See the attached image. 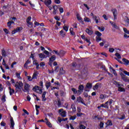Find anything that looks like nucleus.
<instances>
[{
  "mask_svg": "<svg viewBox=\"0 0 129 129\" xmlns=\"http://www.w3.org/2000/svg\"><path fill=\"white\" fill-rule=\"evenodd\" d=\"M38 108H40V106L38 105H35V109L36 110V115H38L39 113V109H38Z\"/></svg>",
  "mask_w": 129,
  "mask_h": 129,
  "instance_id": "bb28decb",
  "label": "nucleus"
},
{
  "mask_svg": "<svg viewBox=\"0 0 129 129\" xmlns=\"http://www.w3.org/2000/svg\"><path fill=\"white\" fill-rule=\"evenodd\" d=\"M79 89L81 91H83V90L84 89V86L83 85H81L79 86Z\"/></svg>",
  "mask_w": 129,
  "mask_h": 129,
  "instance_id": "72a5a7b5",
  "label": "nucleus"
},
{
  "mask_svg": "<svg viewBox=\"0 0 129 129\" xmlns=\"http://www.w3.org/2000/svg\"><path fill=\"white\" fill-rule=\"evenodd\" d=\"M122 61L124 62V63H123L124 65H126V66H127L129 64V60L128 59H126V58H123L122 59Z\"/></svg>",
  "mask_w": 129,
  "mask_h": 129,
  "instance_id": "6ab92c4d",
  "label": "nucleus"
},
{
  "mask_svg": "<svg viewBox=\"0 0 129 129\" xmlns=\"http://www.w3.org/2000/svg\"><path fill=\"white\" fill-rule=\"evenodd\" d=\"M6 94H4L2 98L1 99V100H2L3 102H6Z\"/></svg>",
  "mask_w": 129,
  "mask_h": 129,
  "instance_id": "e433bc0d",
  "label": "nucleus"
},
{
  "mask_svg": "<svg viewBox=\"0 0 129 129\" xmlns=\"http://www.w3.org/2000/svg\"><path fill=\"white\" fill-rule=\"evenodd\" d=\"M118 119H120L121 120H122L125 118V115L123 114L121 115V117H118Z\"/></svg>",
  "mask_w": 129,
  "mask_h": 129,
  "instance_id": "09e8293b",
  "label": "nucleus"
},
{
  "mask_svg": "<svg viewBox=\"0 0 129 129\" xmlns=\"http://www.w3.org/2000/svg\"><path fill=\"white\" fill-rule=\"evenodd\" d=\"M72 67H73V68H76V67L77 66V63H76V62H73L72 63Z\"/></svg>",
  "mask_w": 129,
  "mask_h": 129,
  "instance_id": "49530a36",
  "label": "nucleus"
},
{
  "mask_svg": "<svg viewBox=\"0 0 129 129\" xmlns=\"http://www.w3.org/2000/svg\"><path fill=\"white\" fill-rule=\"evenodd\" d=\"M72 91L74 92V94H77V90L74 88H72Z\"/></svg>",
  "mask_w": 129,
  "mask_h": 129,
  "instance_id": "a19ab883",
  "label": "nucleus"
},
{
  "mask_svg": "<svg viewBox=\"0 0 129 129\" xmlns=\"http://www.w3.org/2000/svg\"><path fill=\"white\" fill-rule=\"evenodd\" d=\"M122 87H123V86H119L118 88V91H119V92H125V89Z\"/></svg>",
  "mask_w": 129,
  "mask_h": 129,
  "instance_id": "a211bd4d",
  "label": "nucleus"
},
{
  "mask_svg": "<svg viewBox=\"0 0 129 129\" xmlns=\"http://www.w3.org/2000/svg\"><path fill=\"white\" fill-rule=\"evenodd\" d=\"M44 53L45 54V55H47V56H49L50 55V52H49V51L46 50L44 51Z\"/></svg>",
  "mask_w": 129,
  "mask_h": 129,
  "instance_id": "5fc2aeb1",
  "label": "nucleus"
},
{
  "mask_svg": "<svg viewBox=\"0 0 129 129\" xmlns=\"http://www.w3.org/2000/svg\"><path fill=\"white\" fill-rule=\"evenodd\" d=\"M9 90L10 95L12 96L13 95V94H14V93H15V90H14L13 89H12L11 87H9Z\"/></svg>",
  "mask_w": 129,
  "mask_h": 129,
  "instance_id": "f3484780",
  "label": "nucleus"
},
{
  "mask_svg": "<svg viewBox=\"0 0 129 129\" xmlns=\"http://www.w3.org/2000/svg\"><path fill=\"white\" fill-rule=\"evenodd\" d=\"M106 127H107V126H111L112 125V121L111 120H108V121L106 122Z\"/></svg>",
  "mask_w": 129,
  "mask_h": 129,
  "instance_id": "2eb2a0df",
  "label": "nucleus"
},
{
  "mask_svg": "<svg viewBox=\"0 0 129 129\" xmlns=\"http://www.w3.org/2000/svg\"><path fill=\"white\" fill-rule=\"evenodd\" d=\"M53 15H56V14H57V12H58V7H57V5L53 6Z\"/></svg>",
  "mask_w": 129,
  "mask_h": 129,
  "instance_id": "9d476101",
  "label": "nucleus"
},
{
  "mask_svg": "<svg viewBox=\"0 0 129 129\" xmlns=\"http://www.w3.org/2000/svg\"><path fill=\"white\" fill-rule=\"evenodd\" d=\"M54 3L59 5V4H61V1H60V0H54Z\"/></svg>",
  "mask_w": 129,
  "mask_h": 129,
  "instance_id": "338daca9",
  "label": "nucleus"
},
{
  "mask_svg": "<svg viewBox=\"0 0 129 129\" xmlns=\"http://www.w3.org/2000/svg\"><path fill=\"white\" fill-rule=\"evenodd\" d=\"M114 84L116 85V87L119 88V86H123V84H120L119 82L116 81H114Z\"/></svg>",
  "mask_w": 129,
  "mask_h": 129,
  "instance_id": "412c9836",
  "label": "nucleus"
},
{
  "mask_svg": "<svg viewBox=\"0 0 129 129\" xmlns=\"http://www.w3.org/2000/svg\"><path fill=\"white\" fill-rule=\"evenodd\" d=\"M109 52H110V53H113V52H114V49L112 48H109Z\"/></svg>",
  "mask_w": 129,
  "mask_h": 129,
  "instance_id": "69168bd1",
  "label": "nucleus"
},
{
  "mask_svg": "<svg viewBox=\"0 0 129 129\" xmlns=\"http://www.w3.org/2000/svg\"><path fill=\"white\" fill-rule=\"evenodd\" d=\"M40 87L38 86H35L33 88L32 90L33 91H35V92H37V90H39V94H42V93H43V90H42V89H40Z\"/></svg>",
  "mask_w": 129,
  "mask_h": 129,
  "instance_id": "20e7f679",
  "label": "nucleus"
},
{
  "mask_svg": "<svg viewBox=\"0 0 129 129\" xmlns=\"http://www.w3.org/2000/svg\"><path fill=\"white\" fill-rule=\"evenodd\" d=\"M35 54L31 53V56L29 57V58H32V60H35V56H34Z\"/></svg>",
  "mask_w": 129,
  "mask_h": 129,
  "instance_id": "4d7b16f0",
  "label": "nucleus"
},
{
  "mask_svg": "<svg viewBox=\"0 0 129 129\" xmlns=\"http://www.w3.org/2000/svg\"><path fill=\"white\" fill-rule=\"evenodd\" d=\"M30 87H31V86L29 84H25L24 86V90H23V91L24 92H30Z\"/></svg>",
  "mask_w": 129,
  "mask_h": 129,
  "instance_id": "39448f33",
  "label": "nucleus"
},
{
  "mask_svg": "<svg viewBox=\"0 0 129 129\" xmlns=\"http://www.w3.org/2000/svg\"><path fill=\"white\" fill-rule=\"evenodd\" d=\"M77 101H78L79 103L81 102V103L86 106V104L85 103H84V100H83V98H82L81 96H79V97L77 98Z\"/></svg>",
  "mask_w": 129,
  "mask_h": 129,
  "instance_id": "0eeeda50",
  "label": "nucleus"
},
{
  "mask_svg": "<svg viewBox=\"0 0 129 129\" xmlns=\"http://www.w3.org/2000/svg\"><path fill=\"white\" fill-rule=\"evenodd\" d=\"M38 74H39L38 72L34 73L32 76V79H37V76H38Z\"/></svg>",
  "mask_w": 129,
  "mask_h": 129,
  "instance_id": "a878e982",
  "label": "nucleus"
},
{
  "mask_svg": "<svg viewBox=\"0 0 129 129\" xmlns=\"http://www.w3.org/2000/svg\"><path fill=\"white\" fill-rule=\"evenodd\" d=\"M70 31L71 33V35H72V36H75V32L73 31V28H71L70 29Z\"/></svg>",
  "mask_w": 129,
  "mask_h": 129,
  "instance_id": "2f4dec72",
  "label": "nucleus"
},
{
  "mask_svg": "<svg viewBox=\"0 0 129 129\" xmlns=\"http://www.w3.org/2000/svg\"><path fill=\"white\" fill-rule=\"evenodd\" d=\"M2 55L3 57H6L7 55V52L6 51V50L5 49H3L2 50Z\"/></svg>",
  "mask_w": 129,
  "mask_h": 129,
  "instance_id": "cd10ccee",
  "label": "nucleus"
},
{
  "mask_svg": "<svg viewBox=\"0 0 129 129\" xmlns=\"http://www.w3.org/2000/svg\"><path fill=\"white\" fill-rule=\"evenodd\" d=\"M84 41H86L87 43H89V44L88 45V46H90V44H91V42L90 41V40L88 39L87 38L84 40Z\"/></svg>",
  "mask_w": 129,
  "mask_h": 129,
  "instance_id": "de8ad7c7",
  "label": "nucleus"
},
{
  "mask_svg": "<svg viewBox=\"0 0 129 129\" xmlns=\"http://www.w3.org/2000/svg\"><path fill=\"white\" fill-rule=\"evenodd\" d=\"M16 77H17V78H21V73H16Z\"/></svg>",
  "mask_w": 129,
  "mask_h": 129,
  "instance_id": "3c124183",
  "label": "nucleus"
},
{
  "mask_svg": "<svg viewBox=\"0 0 129 129\" xmlns=\"http://www.w3.org/2000/svg\"><path fill=\"white\" fill-rule=\"evenodd\" d=\"M77 19L78 20V21H82V18L80 17V15L79 14H77Z\"/></svg>",
  "mask_w": 129,
  "mask_h": 129,
  "instance_id": "79ce46f5",
  "label": "nucleus"
},
{
  "mask_svg": "<svg viewBox=\"0 0 129 129\" xmlns=\"http://www.w3.org/2000/svg\"><path fill=\"white\" fill-rule=\"evenodd\" d=\"M101 88V83H97L93 87V90H97L98 88Z\"/></svg>",
  "mask_w": 129,
  "mask_h": 129,
  "instance_id": "1a4fd4ad",
  "label": "nucleus"
},
{
  "mask_svg": "<svg viewBox=\"0 0 129 129\" xmlns=\"http://www.w3.org/2000/svg\"><path fill=\"white\" fill-rule=\"evenodd\" d=\"M7 125V123H6V122H4V121H2L1 123V126H6V125Z\"/></svg>",
  "mask_w": 129,
  "mask_h": 129,
  "instance_id": "bf43d9fd",
  "label": "nucleus"
},
{
  "mask_svg": "<svg viewBox=\"0 0 129 129\" xmlns=\"http://www.w3.org/2000/svg\"><path fill=\"white\" fill-rule=\"evenodd\" d=\"M39 58L44 59V58H47V57L46 56V55L45 54H44L43 53H39Z\"/></svg>",
  "mask_w": 129,
  "mask_h": 129,
  "instance_id": "7c9ffc66",
  "label": "nucleus"
},
{
  "mask_svg": "<svg viewBox=\"0 0 129 129\" xmlns=\"http://www.w3.org/2000/svg\"><path fill=\"white\" fill-rule=\"evenodd\" d=\"M27 78L28 80L29 81H32V80H33V78L30 76H27Z\"/></svg>",
  "mask_w": 129,
  "mask_h": 129,
  "instance_id": "680f3d73",
  "label": "nucleus"
},
{
  "mask_svg": "<svg viewBox=\"0 0 129 129\" xmlns=\"http://www.w3.org/2000/svg\"><path fill=\"white\" fill-rule=\"evenodd\" d=\"M124 74H125V75H127V76H129V72L126 71H123Z\"/></svg>",
  "mask_w": 129,
  "mask_h": 129,
  "instance_id": "e2e57ef3",
  "label": "nucleus"
},
{
  "mask_svg": "<svg viewBox=\"0 0 129 129\" xmlns=\"http://www.w3.org/2000/svg\"><path fill=\"white\" fill-rule=\"evenodd\" d=\"M10 128L15 129V121H14L13 117L10 118Z\"/></svg>",
  "mask_w": 129,
  "mask_h": 129,
  "instance_id": "423d86ee",
  "label": "nucleus"
},
{
  "mask_svg": "<svg viewBox=\"0 0 129 129\" xmlns=\"http://www.w3.org/2000/svg\"><path fill=\"white\" fill-rule=\"evenodd\" d=\"M98 29L99 30L100 32H103V31L105 30V28H104V27H99Z\"/></svg>",
  "mask_w": 129,
  "mask_h": 129,
  "instance_id": "f704fd0d",
  "label": "nucleus"
},
{
  "mask_svg": "<svg viewBox=\"0 0 129 129\" xmlns=\"http://www.w3.org/2000/svg\"><path fill=\"white\" fill-rule=\"evenodd\" d=\"M32 20V17L31 16L28 17L27 19H26V22L28 23L29 22H30L31 20Z\"/></svg>",
  "mask_w": 129,
  "mask_h": 129,
  "instance_id": "603ef678",
  "label": "nucleus"
},
{
  "mask_svg": "<svg viewBox=\"0 0 129 129\" xmlns=\"http://www.w3.org/2000/svg\"><path fill=\"white\" fill-rule=\"evenodd\" d=\"M59 75H64L65 74V71L63 69V68H60L59 69Z\"/></svg>",
  "mask_w": 129,
  "mask_h": 129,
  "instance_id": "aec40b11",
  "label": "nucleus"
},
{
  "mask_svg": "<svg viewBox=\"0 0 129 129\" xmlns=\"http://www.w3.org/2000/svg\"><path fill=\"white\" fill-rule=\"evenodd\" d=\"M99 125H100V128H102L103 127V126L104 125V123L102 122H100Z\"/></svg>",
  "mask_w": 129,
  "mask_h": 129,
  "instance_id": "6e6d98bb",
  "label": "nucleus"
},
{
  "mask_svg": "<svg viewBox=\"0 0 129 129\" xmlns=\"http://www.w3.org/2000/svg\"><path fill=\"white\" fill-rule=\"evenodd\" d=\"M102 40V39L101 38V37H100V36H96V42H100V41H101Z\"/></svg>",
  "mask_w": 129,
  "mask_h": 129,
  "instance_id": "c9c22d12",
  "label": "nucleus"
},
{
  "mask_svg": "<svg viewBox=\"0 0 129 129\" xmlns=\"http://www.w3.org/2000/svg\"><path fill=\"white\" fill-rule=\"evenodd\" d=\"M124 22L127 23V26L129 25V19L127 18V16H125L124 18Z\"/></svg>",
  "mask_w": 129,
  "mask_h": 129,
  "instance_id": "b1692460",
  "label": "nucleus"
},
{
  "mask_svg": "<svg viewBox=\"0 0 129 129\" xmlns=\"http://www.w3.org/2000/svg\"><path fill=\"white\" fill-rule=\"evenodd\" d=\"M73 26L75 29H77V23H74V24L73 25Z\"/></svg>",
  "mask_w": 129,
  "mask_h": 129,
  "instance_id": "774afa93",
  "label": "nucleus"
},
{
  "mask_svg": "<svg viewBox=\"0 0 129 129\" xmlns=\"http://www.w3.org/2000/svg\"><path fill=\"white\" fill-rule=\"evenodd\" d=\"M86 87L88 89H91V88H92V84L88 83L86 86Z\"/></svg>",
  "mask_w": 129,
  "mask_h": 129,
  "instance_id": "393cba45",
  "label": "nucleus"
},
{
  "mask_svg": "<svg viewBox=\"0 0 129 129\" xmlns=\"http://www.w3.org/2000/svg\"><path fill=\"white\" fill-rule=\"evenodd\" d=\"M55 72H56V73H58V72H59V67L57 66L54 67V71Z\"/></svg>",
  "mask_w": 129,
  "mask_h": 129,
  "instance_id": "a18cd8bd",
  "label": "nucleus"
},
{
  "mask_svg": "<svg viewBox=\"0 0 129 129\" xmlns=\"http://www.w3.org/2000/svg\"><path fill=\"white\" fill-rule=\"evenodd\" d=\"M123 30L125 34L129 35V30H127V29H126V28H123Z\"/></svg>",
  "mask_w": 129,
  "mask_h": 129,
  "instance_id": "4c0bfd02",
  "label": "nucleus"
},
{
  "mask_svg": "<svg viewBox=\"0 0 129 129\" xmlns=\"http://www.w3.org/2000/svg\"><path fill=\"white\" fill-rule=\"evenodd\" d=\"M95 34L96 35L97 37H101V36H102V34L98 31H95Z\"/></svg>",
  "mask_w": 129,
  "mask_h": 129,
  "instance_id": "c85d7f7f",
  "label": "nucleus"
},
{
  "mask_svg": "<svg viewBox=\"0 0 129 129\" xmlns=\"http://www.w3.org/2000/svg\"><path fill=\"white\" fill-rule=\"evenodd\" d=\"M110 24H111V26L113 27V28H114V29L119 30V27L116 26V24L114 23L113 22L110 21Z\"/></svg>",
  "mask_w": 129,
  "mask_h": 129,
  "instance_id": "9b49d317",
  "label": "nucleus"
},
{
  "mask_svg": "<svg viewBox=\"0 0 129 129\" xmlns=\"http://www.w3.org/2000/svg\"><path fill=\"white\" fill-rule=\"evenodd\" d=\"M68 29H69V27H67V26H63V29L66 31V32H68Z\"/></svg>",
  "mask_w": 129,
  "mask_h": 129,
  "instance_id": "13d9d810",
  "label": "nucleus"
},
{
  "mask_svg": "<svg viewBox=\"0 0 129 129\" xmlns=\"http://www.w3.org/2000/svg\"><path fill=\"white\" fill-rule=\"evenodd\" d=\"M66 54V52H65V51H63L62 50H60L59 51V56H64V55H65Z\"/></svg>",
  "mask_w": 129,
  "mask_h": 129,
  "instance_id": "c756f323",
  "label": "nucleus"
},
{
  "mask_svg": "<svg viewBox=\"0 0 129 129\" xmlns=\"http://www.w3.org/2000/svg\"><path fill=\"white\" fill-rule=\"evenodd\" d=\"M44 4L46 6V7H49L51 4H52V1L51 0H45Z\"/></svg>",
  "mask_w": 129,
  "mask_h": 129,
  "instance_id": "ddd939ff",
  "label": "nucleus"
},
{
  "mask_svg": "<svg viewBox=\"0 0 129 129\" xmlns=\"http://www.w3.org/2000/svg\"><path fill=\"white\" fill-rule=\"evenodd\" d=\"M80 129H86V127L83 125V124H81L79 126Z\"/></svg>",
  "mask_w": 129,
  "mask_h": 129,
  "instance_id": "8fccbe9b",
  "label": "nucleus"
},
{
  "mask_svg": "<svg viewBox=\"0 0 129 129\" xmlns=\"http://www.w3.org/2000/svg\"><path fill=\"white\" fill-rule=\"evenodd\" d=\"M75 119H76V115L72 116L70 118V120H75Z\"/></svg>",
  "mask_w": 129,
  "mask_h": 129,
  "instance_id": "37998d69",
  "label": "nucleus"
},
{
  "mask_svg": "<svg viewBox=\"0 0 129 129\" xmlns=\"http://www.w3.org/2000/svg\"><path fill=\"white\" fill-rule=\"evenodd\" d=\"M58 113L61 115V117H66V111L63 109H60L58 110Z\"/></svg>",
  "mask_w": 129,
  "mask_h": 129,
  "instance_id": "f03ea898",
  "label": "nucleus"
},
{
  "mask_svg": "<svg viewBox=\"0 0 129 129\" xmlns=\"http://www.w3.org/2000/svg\"><path fill=\"white\" fill-rule=\"evenodd\" d=\"M115 56H116V57H117L118 59H120L121 58V56H120V54L118 52L115 54Z\"/></svg>",
  "mask_w": 129,
  "mask_h": 129,
  "instance_id": "ea45409f",
  "label": "nucleus"
},
{
  "mask_svg": "<svg viewBox=\"0 0 129 129\" xmlns=\"http://www.w3.org/2000/svg\"><path fill=\"white\" fill-rule=\"evenodd\" d=\"M7 26L9 28V29H11L12 28V23H10V22H8L7 23Z\"/></svg>",
  "mask_w": 129,
  "mask_h": 129,
  "instance_id": "864d4df0",
  "label": "nucleus"
},
{
  "mask_svg": "<svg viewBox=\"0 0 129 129\" xmlns=\"http://www.w3.org/2000/svg\"><path fill=\"white\" fill-rule=\"evenodd\" d=\"M59 34H60V36L61 37H62V38H65V36H66V33L64 32V30H61L59 32Z\"/></svg>",
  "mask_w": 129,
  "mask_h": 129,
  "instance_id": "4be33fe9",
  "label": "nucleus"
},
{
  "mask_svg": "<svg viewBox=\"0 0 129 129\" xmlns=\"http://www.w3.org/2000/svg\"><path fill=\"white\" fill-rule=\"evenodd\" d=\"M46 91H44L42 93L41 98H42V101H46L47 100V98H46Z\"/></svg>",
  "mask_w": 129,
  "mask_h": 129,
  "instance_id": "4468645a",
  "label": "nucleus"
},
{
  "mask_svg": "<svg viewBox=\"0 0 129 129\" xmlns=\"http://www.w3.org/2000/svg\"><path fill=\"white\" fill-rule=\"evenodd\" d=\"M88 73V71L86 68H85L81 72L82 75H87Z\"/></svg>",
  "mask_w": 129,
  "mask_h": 129,
  "instance_id": "f8f14e48",
  "label": "nucleus"
},
{
  "mask_svg": "<svg viewBox=\"0 0 129 129\" xmlns=\"http://www.w3.org/2000/svg\"><path fill=\"white\" fill-rule=\"evenodd\" d=\"M46 124L48 126V127H52V123H51L50 121H46Z\"/></svg>",
  "mask_w": 129,
  "mask_h": 129,
  "instance_id": "c03bdc74",
  "label": "nucleus"
},
{
  "mask_svg": "<svg viewBox=\"0 0 129 129\" xmlns=\"http://www.w3.org/2000/svg\"><path fill=\"white\" fill-rule=\"evenodd\" d=\"M21 29H22V27H17L15 30L16 31L17 33H18V32H20V31H21Z\"/></svg>",
  "mask_w": 129,
  "mask_h": 129,
  "instance_id": "052dcab7",
  "label": "nucleus"
},
{
  "mask_svg": "<svg viewBox=\"0 0 129 129\" xmlns=\"http://www.w3.org/2000/svg\"><path fill=\"white\" fill-rule=\"evenodd\" d=\"M45 86L46 87V89H49V87L51 86V82H47L46 83Z\"/></svg>",
  "mask_w": 129,
  "mask_h": 129,
  "instance_id": "473e14b6",
  "label": "nucleus"
},
{
  "mask_svg": "<svg viewBox=\"0 0 129 129\" xmlns=\"http://www.w3.org/2000/svg\"><path fill=\"white\" fill-rule=\"evenodd\" d=\"M85 22H87V23H89V22H91L90 19L88 18V17H85L84 18Z\"/></svg>",
  "mask_w": 129,
  "mask_h": 129,
  "instance_id": "58836bf2",
  "label": "nucleus"
},
{
  "mask_svg": "<svg viewBox=\"0 0 129 129\" xmlns=\"http://www.w3.org/2000/svg\"><path fill=\"white\" fill-rule=\"evenodd\" d=\"M119 75L121 76V79L123 80L124 82H128L129 83V79H127L126 77V76L125 75H124V74H123L122 73H120Z\"/></svg>",
  "mask_w": 129,
  "mask_h": 129,
  "instance_id": "7ed1b4c3",
  "label": "nucleus"
},
{
  "mask_svg": "<svg viewBox=\"0 0 129 129\" xmlns=\"http://www.w3.org/2000/svg\"><path fill=\"white\" fill-rule=\"evenodd\" d=\"M112 13H113L114 19L116 20L117 19V10L115 9H113L111 10Z\"/></svg>",
  "mask_w": 129,
  "mask_h": 129,
  "instance_id": "6e6552de",
  "label": "nucleus"
},
{
  "mask_svg": "<svg viewBox=\"0 0 129 129\" xmlns=\"http://www.w3.org/2000/svg\"><path fill=\"white\" fill-rule=\"evenodd\" d=\"M86 32L90 36H91L92 34H93V31L92 30H90L89 28H87L86 29Z\"/></svg>",
  "mask_w": 129,
  "mask_h": 129,
  "instance_id": "dca6fc26",
  "label": "nucleus"
},
{
  "mask_svg": "<svg viewBox=\"0 0 129 129\" xmlns=\"http://www.w3.org/2000/svg\"><path fill=\"white\" fill-rule=\"evenodd\" d=\"M56 60V56L52 55L49 58L50 62H54Z\"/></svg>",
  "mask_w": 129,
  "mask_h": 129,
  "instance_id": "5701e85b",
  "label": "nucleus"
},
{
  "mask_svg": "<svg viewBox=\"0 0 129 129\" xmlns=\"http://www.w3.org/2000/svg\"><path fill=\"white\" fill-rule=\"evenodd\" d=\"M45 65H46L45 62H40V67H44V66H45Z\"/></svg>",
  "mask_w": 129,
  "mask_h": 129,
  "instance_id": "0e129e2a",
  "label": "nucleus"
},
{
  "mask_svg": "<svg viewBox=\"0 0 129 129\" xmlns=\"http://www.w3.org/2000/svg\"><path fill=\"white\" fill-rule=\"evenodd\" d=\"M11 82L15 85V93H18V92H20L21 90L22 87L24 86V84L22 81L17 82L16 83L15 82V80L14 79H11Z\"/></svg>",
  "mask_w": 129,
  "mask_h": 129,
  "instance_id": "f257e3e1",
  "label": "nucleus"
}]
</instances>
